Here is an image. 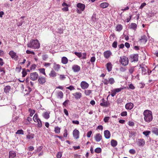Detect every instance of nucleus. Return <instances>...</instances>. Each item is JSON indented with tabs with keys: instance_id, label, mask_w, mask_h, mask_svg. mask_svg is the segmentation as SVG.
<instances>
[{
	"instance_id": "f257e3e1",
	"label": "nucleus",
	"mask_w": 158,
	"mask_h": 158,
	"mask_svg": "<svg viewBox=\"0 0 158 158\" xmlns=\"http://www.w3.org/2000/svg\"><path fill=\"white\" fill-rule=\"evenodd\" d=\"M152 113L151 111L146 110L144 111L143 114L144 116V120L147 123H149L152 121L153 119Z\"/></svg>"
},
{
	"instance_id": "f03ea898",
	"label": "nucleus",
	"mask_w": 158,
	"mask_h": 158,
	"mask_svg": "<svg viewBox=\"0 0 158 158\" xmlns=\"http://www.w3.org/2000/svg\"><path fill=\"white\" fill-rule=\"evenodd\" d=\"M27 47L34 49L38 48L40 47V44L37 40H32L27 44Z\"/></svg>"
},
{
	"instance_id": "7ed1b4c3",
	"label": "nucleus",
	"mask_w": 158,
	"mask_h": 158,
	"mask_svg": "<svg viewBox=\"0 0 158 158\" xmlns=\"http://www.w3.org/2000/svg\"><path fill=\"white\" fill-rule=\"evenodd\" d=\"M119 61L123 65L126 66L128 64L129 60L127 57L123 56L120 57Z\"/></svg>"
},
{
	"instance_id": "20e7f679",
	"label": "nucleus",
	"mask_w": 158,
	"mask_h": 158,
	"mask_svg": "<svg viewBox=\"0 0 158 158\" xmlns=\"http://www.w3.org/2000/svg\"><path fill=\"white\" fill-rule=\"evenodd\" d=\"M129 59L131 62L137 61L138 60V55L137 54H131L130 55Z\"/></svg>"
},
{
	"instance_id": "39448f33",
	"label": "nucleus",
	"mask_w": 158,
	"mask_h": 158,
	"mask_svg": "<svg viewBox=\"0 0 158 158\" xmlns=\"http://www.w3.org/2000/svg\"><path fill=\"white\" fill-rule=\"evenodd\" d=\"M38 76V73L35 72L31 73L30 75V79L33 81L36 80Z\"/></svg>"
},
{
	"instance_id": "423d86ee",
	"label": "nucleus",
	"mask_w": 158,
	"mask_h": 158,
	"mask_svg": "<svg viewBox=\"0 0 158 158\" xmlns=\"http://www.w3.org/2000/svg\"><path fill=\"white\" fill-rule=\"evenodd\" d=\"M9 54L12 58H14L16 60H17L18 56L16 55V52L13 51H11L9 52Z\"/></svg>"
},
{
	"instance_id": "0eeeda50",
	"label": "nucleus",
	"mask_w": 158,
	"mask_h": 158,
	"mask_svg": "<svg viewBox=\"0 0 158 158\" xmlns=\"http://www.w3.org/2000/svg\"><path fill=\"white\" fill-rule=\"evenodd\" d=\"M72 69L74 72H78L80 71L81 68L80 66L78 65L75 64L73 65L72 67Z\"/></svg>"
},
{
	"instance_id": "6e6552de",
	"label": "nucleus",
	"mask_w": 158,
	"mask_h": 158,
	"mask_svg": "<svg viewBox=\"0 0 158 158\" xmlns=\"http://www.w3.org/2000/svg\"><path fill=\"white\" fill-rule=\"evenodd\" d=\"M89 84L85 81H82L81 83V86L82 89H86L89 87Z\"/></svg>"
},
{
	"instance_id": "1a4fd4ad",
	"label": "nucleus",
	"mask_w": 158,
	"mask_h": 158,
	"mask_svg": "<svg viewBox=\"0 0 158 158\" xmlns=\"http://www.w3.org/2000/svg\"><path fill=\"white\" fill-rule=\"evenodd\" d=\"M79 132L78 130L75 129L73 132V136L75 139H77L79 138Z\"/></svg>"
},
{
	"instance_id": "9d476101",
	"label": "nucleus",
	"mask_w": 158,
	"mask_h": 158,
	"mask_svg": "<svg viewBox=\"0 0 158 158\" xmlns=\"http://www.w3.org/2000/svg\"><path fill=\"white\" fill-rule=\"evenodd\" d=\"M148 40V38L145 35L141 36L139 41L141 43L145 44Z\"/></svg>"
},
{
	"instance_id": "9b49d317",
	"label": "nucleus",
	"mask_w": 158,
	"mask_h": 158,
	"mask_svg": "<svg viewBox=\"0 0 158 158\" xmlns=\"http://www.w3.org/2000/svg\"><path fill=\"white\" fill-rule=\"evenodd\" d=\"M134 106L133 104L131 102L127 103L125 105V108L127 109L131 110L133 108Z\"/></svg>"
},
{
	"instance_id": "f8f14e48",
	"label": "nucleus",
	"mask_w": 158,
	"mask_h": 158,
	"mask_svg": "<svg viewBox=\"0 0 158 158\" xmlns=\"http://www.w3.org/2000/svg\"><path fill=\"white\" fill-rule=\"evenodd\" d=\"M138 144L139 146H143L145 144V141L143 139H139L137 141Z\"/></svg>"
},
{
	"instance_id": "ddd939ff",
	"label": "nucleus",
	"mask_w": 158,
	"mask_h": 158,
	"mask_svg": "<svg viewBox=\"0 0 158 158\" xmlns=\"http://www.w3.org/2000/svg\"><path fill=\"white\" fill-rule=\"evenodd\" d=\"M73 95L74 96L75 98L76 99L80 98L82 96L81 94L79 92H76L73 94Z\"/></svg>"
},
{
	"instance_id": "4468645a",
	"label": "nucleus",
	"mask_w": 158,
	"mask_h": 158,
	"mask_svg": "<svg viewBox=\"0 0 158 158\" xmlns=\"http://www.w3.org/2000/svg\"><path fill=\"white\" fill-rule=\"evenodd\" d=\"M95 140L97 142H99L102 139V136L100 133H98L96 134L94 137Z\"/></svg>"
},
{
	"instance_id": "2eb2a0df",
	"label": "nucleus",
	"mask_w": 158,
	"mask_h": 158,
	"mask_svg": "<svg viewBox=\"0 0 158 158\" xmlns=\"http://www.w3.org/2000/svg\"><path fill=\"white\" fill-rule=\"evenodd\" d=\"M111 54V52L110 51H106L104 52V56L106 58H108Z\"/></svg>"
},
{
	"instance_id": "dca6fc26",
	"label": "nucleus",
	"mask_w": 158,
	"mask_h": 158,
	"mask_svg": "<svg viewBox=\"0 0 158 158\" xmlns=\"http://www.w3.org/2000/svg\"><path fill=\"white\" fill-rule=\"evenodd\" d=\"M104 135L106 139H108L110 137V134L108 130H106L104 131Z\"/></svg>"
},
{
	"instance_id": "f3484780",
	"label": "nucleus",
	"mask_w": 158,
	"mask_h": 158,
	"mask_svg": "<svg viewBox=\"0 0 158 158\" xmlns=\"http://www.w3.org/2000/svg\"><path fill=\"white\" fill-rule=\"evenodd\" d=\"M107 69L108 72H110L112 70V64L110 62H108L106 65Z\"/></svg>"
},
{
	"instance_id": "a211bd4d",
	"label": "nucleus",
	"mask_w": 158,
	"mask_h": 158,
	"mask_svg": "<svg viewBox=\"0 0 158 158\" xmlns=\"http://www.w3.org/2000/svg\"><path fill=\"white\" fill-rule=\"evenodd\" d=\"M77 6L81 10L83 11L85 9V6L84 4L79 3L77 4Z\"/></svg>"
},
{
	"instance_id": "6ab92c4d",
	"label": "nucleus",
	"mask_w": 158,
	"mask_h": 158,
	"mask_svg": "<svg viewBox=\"0 0 158 158\" xmlns=\"http://www.w3.org/2000/svg\"><path fill=\"white\" fill-rule=\"evenodd\" d=\"M38 81L40 84H43L46 82L45 78L44 77H39L38 79Z\"/></svg>"
},
{
	"instance_id": "aec40b11",
	"label": "nucleus",
	"mask_w": 158,
	"mask_h": 158,
	"mask_svg": "<svg viewBox=\"0 0 158 158\" xmlns=\"http://www.w3.org/2000/svg\"><path fill=\"white\" fill-rule=\"evenodd\" d=\"M53 68L56 71H58L60 69V65L55 63L54 64Z\"/></svg>"
},
{
	"instance_id": "412c9836",
	"label": "nucleus",
	"mask_w": 158,
	"mask_h": 158,
	"mask_svg": "<svg viewBox=\"0 0 158 158\" xmlns=\"http://www.w3.org/2000/svg\"><path fill=\"white\" fill-rule=\"evenodd\" d=\"M9 158H14L16 156V153L13 151H10L9 152Z\"/></svg>"
},
{
	"instance_id": "4be33fe9",
	"label": "nucleus",
	"mask_w": 158,
	"mask_h": 158,
	"mask_svg": "<svg viewBox=\"0 0 158 158\" xmlns=\"http://www.w3.org/2000/svg\"><path fill=\"white\" fill-rule=\"evenodd\" d=\"M102 102L100 103V105L102 106L106 107L108 106V103L107 102H105L104 98L102 99Z\"/></svg>"
},
{
	"instance_id": "5701e85b",
	"label": "nucleus",
	"mask_w": 158,
	"mask_h": 158,
	"mask_svg": "<svg viewBox=\"0 0 158 158\" xmlns=\"http://www.w3.org/2000/svg\"><path fill=\"white\" fill-rule=\"evenodd\" d=\"M137 25L135 23H132L129 26V28L130 29H133L135 30L137 28Z\"/></svg>"
},
{
	"instance_id": "b1692460",
	"label": "nucleus",
	"mask_w": 158,
	"mask_h": 158,
	"mask_svg": "<svg viewBox=\"0 0 158 158\" xmlns=\"http://www.w3.org/2000/svg\"><path fill=\"white\" fill-rule=\"evenodd\" d=\"M49 75L50 77H55L57 75V73L54 70H52L49 74Z\"/></svg>"
},
{
	"instance_id": "393cba45",
	"label": "nucleus",
	"mask_w": 158,
	"mask_h": 158,
	"mask_svg": "<svg viewBox=\"0 0 158 158\" xmlns=\"http://www.w3.org/2000/svg\"><path fill=\"white\" fill-rule=\"evenodd\" d=\"M57 96L58 98L61 99L63 97V94L61 91H58L57 92Z\"/></svg>"
},
{
	"instance_id": "a878e982",
	"label": "nucleus",
	"mask_w": 158,
	"mask_h": 158,
	"mask_svg": "<svg viewBox=\"0 0 158 158\" xmlns=\"http://www.w3.org/2000/svg\"><path fill=\"white\" fill-rule=\"evenodd\" d=\"M109 6V3L107 2H103L101 3L100 5V7L105 8Z\"/></svg>"
},
{
	"instance_id": "bb28decb",
	"label": "nucleus",
	"mask_w": 158,
	"mask_h": 158,
	"mask_svg": "<svg viewBox=\"0 0 158 158\" xmlns=\"http://www.w3.org/2000/svg\"><path fill=\"white\" fill-rule=\"evenodd\" d=\"M43 116L45 119H48L50 117L49 113L47 112H44L43 114Z\"/></svg>"
},
{
	"instance_id": "cd10ccee",
	"label": "nucleus",
	"mask_w": 158,
	"mask_h": 158,
	"mask_svg": "<svg viewBox=\"0 0 158 158\" xmlns=\"http://www.w3.org/2000/svg\"><path fill=\"white\" fill-rule=\"evenodd\" d=\"M136 134V132L134 131H131L130 132L129 137L133 138H134Z\"/></svg>"
},
{
	"instance_id": "c85d7f7f",
	"label": "nucleus",
	"mask_w": 158,
	"mask_h": 158,
	"mask_svg": "<svg viewBox=\"0 0 158 158\" xmlns=\"http://www.w3.org/2000/svg\"><path fill=\"white\" fill-rule=\"evenodd\" d=\"M61 62L64 64H67L68 62V59L65 57H63L61 59Z\"/></svg>"
},
{
	"instance_id": "c756f323",
	"label": "nucleus",
	"mask_w": 158,
	"mask_h": 158,
	"mask_svg": "<svg viewBox=\"0 0 158 158\" xmlns=\"http://www.w3.org/2000/svg\"><path fill=\"white\" fill-rule=\"evenodd\" d=\"M10 90V87L7 85L5 87L4 89V91L5 93H7Z\"/></svg>"
},
{
	"instance_id": "7c9ffc66",
	"label": "nucleus",
	"mask_w": 158,
	"mask_h": 158,
	"mask_svg": "<svg viewBox=\"0 0 158 158\" xmlns=\"http://www.w3.org/2000/svg\"><path fill=\"white\" fill-rule=\"evenodd\" d=\"M117 144V141L114 139H112L111 141V145L113 147H114L116 146Z\"/></svg>"
},
{
	"instance_id": "2f4dec72",
	"label": "nucleus",
	"mask_w": 158,
	"mask_h": 158,
	"mask_svg": "<svg viewBox=\"0 0 158 158\" xmlns=\"http://www.w3.org/2000/svg\"><path fill=\"white\" fill-rule=\"evenodd\" d=\"M135 66L131 67L128 69L129 73L132 74L135 70Z\"/></svg>"
},
{
	"instance_id": "473e14b6",
	"label": "nucleus",
	"mask_w": 158,
	"mask_h": 158,
	"mask_svg": "<svg viewBox=\"0 0 158 158\" xmlns=\"http://www.w3.org/2000/svg\"><path fill=\"white\" fill-rule=\"evenodd\" d=\"M122 28L123 27L121 25H118L116 27V30L119 31H121L122 29Z\"/></svg>"
},
{
	"instance_id": "72a5a7b5",
	"label": "nucleus",
	"mask_w": 158,
	"mask_h": 158,
	"mask_svg": "<svg viewBox=\"0 0 158 158\" xmlns=\"http://www.w3.org/2000/svg\"><path fill=\"white\" fill-rule=\"evenodd\" d=\"M108 83L111 85L113 84L115 82L114 79L113 78H110L108 79Z\"/></svg>"
},
{
	"instance_id": "f704fd0d",
	"label": "nucleus",
	"mask_w": 158,
	"mask_h": 158,
	"mask_svg": "<svg viewBox=\"0 0 158 158\" xmlns=\"http://www.w3.org/2000/svg\"><path fill=\"white\" fill-rule=\"evenodd\" d=\"M38 115L37 114H35L33 117V120L35 122H36L38 121V119H40L38 118Z\"/></svg>"
},
{
	"instance_id": "c9c22d12",
	"label": "nucleus",
	"mask_w": 158,
	"mask_h": 158,
	"mask_svg": "<svg viewBox=\"0 0 158 158\" xmlns=\"http://www.w3.org/2000/svg\"><path fill=\"white\" fill-rule=\"evenodd\" d=\"M28 111L30 112V116L31 117H32L35 112V111L34 110H32L31 108L29 109Z\"/></svg>"
},
{
	"instance_id": "e433bc0d",
	"label": "nucleus",
	"mask_w": 158,
	"mask_h": 158,
	"mask_svg": "<svg viewBox=\"0 0 158 158\" xmlns=\"http://www.w3.org/2000/svg\"><path fill=\"white\" fill-rule=\"evenodd\" d=\"M152 132L156 135H158V128L155 127L152 130Z\"/></svg>"
},
{
	"instance_id": "4c0bfd02",
	"label": "nucleus",
	"mask_w": 158,
	"mask_h": 158,
	"mask_svg": "<svg viewBox=\"0 0 158 158\" xmlns=\"http://www.w3.org/2000/svg\"><path fill=\"white\" fill-rule=\"evenodd\" d=\"M140 68L142 69V73L144 75L146 73V69L144 67H141V65H140Z\"/></svg>"
},
{
	"instance_id": "58836bf2",
	"label": "nucleus",
	"mask_w": 158,
	"mask_h": 158,
	"mask_svg": "<svg viewBox=\"0 0 158 158\" xmlns=\"http://www.w3.org/2000/svg\"><path fill=\"white\" fill-rule=\"evenodd\" d=\"M16 134L19 135H23L24 134L23 131L22 129L18 130L16 132Z\"/></svg>"
},
{
	"instance_id": "ea45409f",
	"label": "nucleus",
	"mask_w": 158,
	"mask_h": 158,
	"mask_svg": "<svg viewBox=\"0 0 158 158\" xmlns=\"http://www.w3.org/2000/svg\"><path fill=\"white\" fill-rule=\"evenodd\" d=\"M91 93V90H85V94L87 96L89 95Z\"/></svg>"
},
{
	"instance_id": "a19ab883",
	"label": "nucleus",
	"mask_w": 158,
	"mask_h": 158,
	"mask_svg": "<svg viewBox=\"0 0 158 158\" xmlns=\"http://www.w3.org/2000/svg\"><path fill=\"white\" fill-rule=\"evenodd\" d=\"M55 131L57 133H59L60 132V128L58 127H56L55 128Z\"/></svg>"
},
{
	"instance_id": "79ce46f5",
	"label": "nucleus",
	"mask_w": 158,
	"mask_h": 158,
	"mask_svg": "<svg viewBox=\"0 0 158 158\" xmlns=\"http://www.w3.org/2000/svg\"><path fill=\"white\" fill-rule=\"evenodd\" d=\"M102 151V149L100 148H97L95 150V152L98 153H100Z\"/></svg>"
},
{
	"instance_id": "37998d69",
	"label": "nucleus",
	"mask_w": 158,
	"mask_h": 158,
	"mask_svg": "<svg viewBox=\"0 0 158 158\" xmlns=\"http://www.w3.org/2000/svg\"><path fill=\"white\" fill-rule=\"evenodd\" d=\"M151 133V131H146L143 132V135L146 136H147Z\"/></svg>"
},
{
	"instance_id": "c03bdc74",
	"label": "nucleus",
	"mask_w": 158,
	"mask_h": 158,
	"mask_svg": "<svg viewBox=\"0 0 158 158\" xmlns=\"http://www.w3.org/2000/svg\"><path fill=\"white\" fill-rule=\"evenodd\" d=\"M36 122L38 123V127H41L42 126V122L40 119H38V120Z\"/></svg>"
},
{
	"instance_id": "a18cd8bd",
	"label": "nucleus",
	"mask_w": 158,
	"mask_h": 158,
	"mask_svg": "<svg viewBox=\"0 0 158 158\" xmlns=\"http://www.w3.org/2000/svg\"><path fill=\"white\" fill-rule=\"evenodd\" d=\"M66 77L64 75H60L59 77V79L61 80H63Z\"/></svg>"
},
{
	"instance_id": "49530a36",
	"label": "nucleus",
	"mask_w": 158,
	"mask_h": 158,
	"mask_svg": "<svg viewBox=\"0 0 158 158\" xmlns=\"http://www.w3.org/2000/svg\"><path fill=\"white\" fill-rule=\"evenodd\" d=\"M75 54L79 58H80L82 56V54L81 52H74Z\"/></svg>"
},
{
	"instance_id": "de8ad7c7",
	"label": "nucleus",
	"mask_w": 158,
	"mask_h": 158,
	"mask_svg": "<svg viewBox=\"0 0 158 158\" xmlns=\"http://www.w3.org/2000/svg\"><path fill=\"white\" fill-rule=\"evenodd\" d=\"M40 72L41 73H43L45 75H46V74L45 72V69L44 68L40 69H39Z\"/></svg>"
},
{
	"instance_id": "09e8293b",
	"label": "nucleus",
	"mask_w": 158,
	"mask_h": 158,
	"mask_svg": "<svg viewBox=\"0 0 158 158\" xmlns=\"http://www.w3.org/2000/svg\"><path fill=\"white\" fill-rule=\"evenodd\" d=\"M111 95L112 97H114L116 94V92L115 90H114V89L111 90Z\"/></svg>"
},
{
	"instance_id": "8fccbe9b",
	"label": "nucleus",
	"mask_w": 158,
	"mask_h": 158,
	"mask_svg": "<svg viewBox=\"0 0 158 158\" xmlns=\"http://www.w3.org/2000/svg\"><path fill=\"white\" fill-rule=\"evenodd\" d=\"M4 69L5 68H0V72H2V75H4L5 73V71Z\"/></svg>"
},
{
	"instance_id": "3c124183",
	"label": "nucleus",
	"mask_w": 158,
	"mask_h": 158,
	"mask_svg": "<svg viewBox=\"0 0 158 158\" xmlns=\"http://www.w3.org/2000/svg\"><path fill=\"white\" fill-rule=\"evenodd\" d=\"M109 119H110L109 117H108V116L104 118V121L105 122L107 123V122H108Z\"/></svg>"
},
{
	"instance_id": "603ef678",
	"label": "nucleus",
	"mask_w": 158,
	"mask_h": 158,
	"mask_svg": "<svg viewBox=\"0 0 158 158\" xmlns=\"http://www.w3.org/2000/svg\"><path fill=\"white\" fill-rule=\"evenodd\" d=\"M18 118L19 117L18 116H14L13 117L12 121L13 122H15L18 119Z\"/></svg>"
},
{
	"instance_id": "864d4df0",
	"label": "nucleus",
	"mask_w": 158,
	"mask_h": 158,
	"mask_svg": "<svg viewBox=\"0 0 158 158\" xmlns=\"http://www.w3.org/2000/svg\"><path fill=\"white\" fill-rule=\"evenodd\" d=\"M129 152L130 153L134 154L135 153V151L134 149H131L129 151Z\"/></svg>"
},
{
	"instance_id": "5fc2aeb1",
	"label": "nucleus",
	"mask_w": 158,
	"mask_h": 158,
	"mask_svg": "<svg viewBox=\"0 0 158 158\" xmlns=\"http://www.w3.org/2000/svg\"><path fill=\"white\" fill-rule=\"evenodd\" d=\"M22 77H25L27 74V72L25 70V69H23L22 72Z\"/></svg>"
},
{
	"instance_id": "6e6d98bb",
	"label": "nucleus",
	"mask_w": 158,
	"mask_h": 158,
	"mask_svg": "<svg viewBox=\"0 0 158 158\" xmlns=\"http://www.w3.org/2000/svg\"><path fill=\"white\" fill-rule=\"evenodd\" d=\"M21 69V67L20 66L18 65L16 68V70L18 72H20Z\"/></svg>"
},
{
	"instance_id": "4d7b16f0",
	"label": "nucleus",
	"mask_w": 158,
	"mask_h": 158,
	"mask_svg": "<svg viewBox=\"0 0 158 158\" xmlns=\"http://www.w3.org/2000/svg\"><path fill=\"white\" fill-rule=\"evenodd\" d=\"M57 32L60 34L62 33L63 32V29L60 27L58 28Z\"/></svg>"
},
{
	"instance_id": "13d9d810",
	"label": "nucleus",
	"mask_w": 158,
	"mask_h": 158,
	"mask_svg": "<svg viewBox=\"0 0 158 158\" xmlns=\"http://www.w3.org/2000/svg\"><path fill=\"white\" fill-rule=\"evenodd\" d=\"M117 42L114 41L112 44V47L114 48H116L117 47Z\"/></svg>"
},
{
	"instance_id": "bf43d9fd",
	"label": "nucleus",
	"mask_w": 158,
	"mask_h": 158,
	"mask_svg": "<svg viewBox=\"0 0 158 158\" xmlns=\"http://www.w3.org/2000/svg\"><path fill=\"white\" fill-rule=\"evenodd\" d=\"M66 88L69 89L70 90H74L75 89L74 87L72 85H70L68 87H66Z\"/></svg>"
},
{
	"instance_id": "052dcab7",
	"label": "nucleus",
	"mask_w": 158,
	"mask_h": 158,
	"mask_svg": "<svg viewBox=\"0 0 158 158\" xmlns=\"http://www.w3.org/2000/svg\"><path fill=\"white\" fill-rule=\"evenodd\" d=\"M48 58V56L46 54H44L42 56V58L44 60H46V59Z\"/></svg>"
},
{
	"instance_id": "680f3d73",
	"label": "nucleus",
	"mask_w": 158,
	"mask_h": 158,
	"mask_svg": "<svg viewBox=\"0 0 158 158\" xmlns=\"http://www.w3.org/2000/svg\"><path fill=\"white\" fill-rule=\"evenodd\" d=\"M146 4L145 3L143 2L142 3L139 7V9H142L146 5Z\"/></svg>"
},
{
	"instance_id": "e2e57ef3",
	"label": "nucleus",
	"mask_w": 158,
	"mask_h": 158,
	"mask_svg": "<svg viewBox=\"0 0 158 158\" xmlns=\"http://www.w3.org/2000/svg\"><path fill=\"white\" fill-rule=\"evenodd\" d=\"M123 102V100L122 99L119 98L117 99V103L118 104L121 103Z\"/></svg>"
},
{
	"instance_id": "0e129e2a",
	"label": "nucleus",
	"mask_w": 158,
	"mask_h": 158,
	"mask_svg": "<svg viewBox=\"0 0 158 158\" xmlns=\"http://www.w3.org/2000/svg\"><path fill=\"white\" fill-rule=\"evenodd\" d=\"M103 82L105 85H107L109 84L108 80L104 79L103 81Z\"/></svg>"
},
{
	"instance_id": "69168bd1",
	"label": "nucleus",
	"mask_w": 158,
	"mask_h": 158,
	"mask_svg": "<svg viewBox=\"0 0 158 158\" xmlns=\"http://www.w3.org/2000/svg\"><path fill=\"white\" fill-rule=\"evenodd\" d=\"M62 156V153L61 152H58L57 155V158H60Z\"/></svg>"
},
{
	"instance_id": "338daca9",
	"label": "nucleus",
	"mask_w": 158,
	"mask_h": 158,
	"mask_svg": "<svg viewBox=\"0 0 158 158\" xmlns=\"http://www.w3.org/2000/svg\"><path fill=\"white\" fill-rule=\"evenodd\" d=\"M68 135L67 131L66 129H65L64 130V133L63 134V136L65 137H66Z\"/></svg>"
},
{
	"instance_id": "774afa93",
	"label": "nucleus",
	"mask_w": 158,
	"mask_h": 158,
	"mask_svg": "<svg viewBox=\"0 0 158 158\" xmlns=\"http://www.w3.org/2000/svg\"><path fill=\"white\" fill-rule=\"evenodd\" d=\"M127 114L126 111H123L121 113V115L122 116H126Z\"/></svg>"
}]
</instances>
